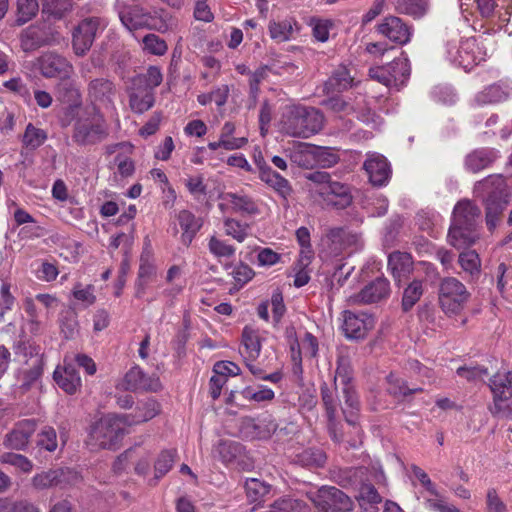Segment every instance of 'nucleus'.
Returning a JSON list of instances; mask_svg holds the SVG:
<instances>
[{
  "mask_svg": "<svg viewBox=\"0 0 512 512\" xmlns=\"http://www.w3.org/2000/svg\"><path fill=\"white\" fill-rule=\"evenodd\" d=\"M410 469L414 477L420 482L425 491L430 495L429 497L425 498L424 503L426 502V499H445L438 492L436 485L431 481L428 474L423 469L414 464L411 465Z\"/></svg>",
  "mask_w": 512,
  "mask_h": 512,
  "instance_id": "obj_56",
  "label": "nucleus"
},
{
  "mask_svg": "<svg viewBox=\"0 0 512 512\" xmlns=\"http://www.w3.org/2000/svg\"><path fill=\"white\" fill-rule=\"evenodd\" d=\"M128 425L121 414H108L90 427L87 445L94 449H113L127 432Z\"/></svg>",
  "mask_w": 512,
  "mask_h": 512,
  "instance_id": "obj_6",
  "label": "nucleus"
},
{
  "mask_svg": "<svg viewBox=\"0 0 512 512\" xmlns=\"http://www.w3.org/2000/svg\"><path fill=\"white\" fill-rule=\"evenodd\" d=\"M243 452V446L233 440H220L212 449L214 458L228 465L234 462Z\"/></svg>",
  "mask_w": 512,
  "mask_h": 512,
  "instance_id": "obj_40",
  "label": "nucleus"
},
{
  "mask_svg": "<svg viewBox=\"0 0 512 512\" xmlns=\"http://www.w3.org/2000/svg\"><path fill=\"white\" fill-rule=\"evenodd\" d=\"M474 192L481 198L486 207V224L489 230H494L503 210L508 206L510 192L501 175H490L476 183Z\"/></svg>",
  "mask_w": 512,
  "mask_h": 512,
  "instance_id": "obj_5",
  "label": "nucleus"
},
{
  "mask_svg": "<svg viewBox=\"0 0 512 512\" xmlns=\"http://www.w3.org/2000/svg\"><path fill=\"white\" fill-rule=\"evenodd\" d=\"M109 21L103 16H92L83 19L77 26L94 41L108 26Z\"/></svg>",
  "mask_w": 512,
  "mask_h": 512,
  "instance_id": "obj_49",
  "label": "nucleus"
},
{
  "mask_svg": "<svg viewBox=\"0 0 512 512\" xmlns=\"http://www.w3.org/2000/svg\"><path fill=\"white\" fill-rule=\"evenodd\" d=\"M36 445L48 452H54L58 448V438L53 427L45 426L37 434Z\"/></svg>",
  "mask_w": 512,
  "mask_h": 512,
  "instance_id": "obj_60",
  "label": "nucleus"
},
{
  "mask_svg": "<svg viewBox=\"0 0 512 512\" xmlns=\"http://www.w3.org/2000/svg\"><path fill=\"white\" fill-rule=\"evenodd\" d=\"M291 160L299 167L312 169L315 167L313 145L301 144L291 155Z\"/></svg>",
  "mask_w": 512,
  "mask_h": 512,
  "instance_id": "obj_57",
  "label": "nucleus"
},
{
  "mask_svg": "<svg viewBox=\"0 0 512 512\" xmlns=\"http://www.w3.org/2000/svg\"><path fill=\"white\" fill-rule=\"evenodd\" d=\"M313 194L318 197L323 205L344 209L352 202V195L348 185L332 181L321 189H313Z\"/></svg>",
  "mask_w": 512,
  "mask_h": 512,
  "instance_id": "obj_20",
  "label": "nucleus"
},
{
  "mask_svg": "<svg viewBox=\"0 0 512 512\" xmlns=\"http://www.w3.org/2000/svg\"><path fill=\"white\" fill-rule=\"evenodd\" d=\"M130 450L133 452V460L130 462L134 463V471L140 476H146L151 470V450L142 445H134Z\"/></svg>",
  "mask_w": 512,
  "mask_h": 512,
  "instance_id": "obj_46",
  "label": "nucleus"
},
{
  "mask_svg": "<svg viewBox=\"0 0 512 512\" xmlns=\"http://www.w3.org/2000/svg\"><path fill=\"white\" fill-rule=\"evenodd\" d=\"M255 163L259 171V179L273 189L280 197L287 199L292 192L289 181L274 171L264 159H258Z\"/></svg>",
  "mask_w": 512,
  "mask_h": 512,
  "instance_id": "obj_27",
  "label": "nucleus"
},
{
  "mask_svg": "<svg viewBox=\"0 0 512 512\" xmlns=\"http://www.w3.org/2000/svg\"><path fill=\"white\" fill-rule=\"evenodd\" d=\"M37 428V422L34 419H24L18 421L11 432L4 439V445L14 450H25L29 444L31 436Z\"/></svg>",
  "mask_w": 512,
  "mask_h": 512,
  "instance_id": "obj_24",
  "label": "nucleus"
},
{
  "mask_svg": "<svg viewBox=\"0 0 512 512\" xmlns=\"http://www.w3.org/2000/svg\"><path fill=\"white\" fill-rule=\"evenodd\" d=\"M53 379L67 394H74L81 387V378L73 363L64 358L63 365L55 368Z\"/></svg>",
  "mask_w": 512,
  "mask_h": 512,
  "instance_id": "obj_30",
  "label": "nucleus"
},
{
  "mask_svg": "<svg viewBox=\"0 0 512 512\" xmlns=\"http://www.w3.org/2000/svg\"><path fill=\"white\" fill-rule=\"evenodd\" d=\"M116 388L122 391L158 392L162 384L156 374L148 375L139 366H134L116 384Z\"/></svg>",
  "mask_w": 512,
  "mask_h": 512,
  "instance_id": "obj_16",
  "label": "nucleus"
},
{
  "mask_svg": "<svg viewBox=\"0 0 512 512\" xmlns=\"http://www.w3.org/2000/svg\"><path fill=\"white\" fill-rule=\"evenodd\" d=\"M325 105L337 114L345 116L354 114L363 123L374 127L380 125V118L372 109L371 100H368L367 96L360 92L354 97H330L325 101Z\"/></svg>",
  "mask_w": 512,
  "mask_h": 512,
  "instance_id": "obj_7",
  "label": "nucleus"
},
{
  "mask_svg": "<svg viewBox=\"0 0 512 512\" xmlns=\"http://www.w3.org/2000/svg\"><path fill=\"white\" fill-rule=\"evenodd\" d=\"M38 0H17L16 23L23 25L30 21L38 12Z\"/></svg>",
  "mask_w": 512,
  "mask_h": 512,
  "instance_id": "obj_59",
  "label": "nucleus"
},
{
  "mask_svg": "<svg viewBox=\"0 0 512 512\" xmlns=\"http://www.w3.org/2000/svg\"><path fill=\"white\" fill-rule=\"evenodd\" d=\"M179 226L182 230L181 239L185 245H189L203 225V220L196 217L189 210H181L177 215Z\"/></svg>",
  "mask_w": 512,
  "mask_h": 512,
  "instance_id": "obj_36",
  "label": "nucleus"
},
{
  "mask_svg": "<svg viewBox=\"0 0 512 512\" xmlns=\"http://www.w3.org/2000/svg\"><path fill=\"white\" fill-rule=\"evenodd\" d=\"M241 396L248 401H254L257 403L272 401L275 397L274 391L264 385L258 386L257 389L247 386L240 392Z\"/></svg>",
  "mask_w": 512,
  "mask_h": 512,
  "instance_id": "obj_55",
  "label": "nucleus"
},
{
  "mask_svg": "<svg viewBox=\"0 0 512 512\" xmlns=\"http://www.w3.org/2000/svg\"><path fill=\"white\" fill-rule=\"evenodd\" d=\"M218 208L222 213H235L243 217H256L263 212L264 204L260 200L243 192H227L220 195Z\"/></svg>",
  "mask_w": 512,
  "mask_h": 512,
  "instance_id": "obj_14",
  "label": "nucleus"
},
{
  "mask_svg": "<svg viewBox=\"0 0 512 512\" xmlns=\"http://www.w3.org/2000/svg\"><path fill=\"white\" fill-rule=\"evenodd\" d=\"M387 385V391L395 397H402L421 391V388L409 389L405 381L395 373H390L387 376Z\"/></svg>",
  "mask_w": 512,
  "mask_h": 512,
  "instance_id": "obj_61",
  "label": "nucleus"
},
{
  "mask_svg": "<svg viewBox=\"0 0 512 512\" xmlns=\"http://www.w3.org/2000/svg\"><path fill=\"white\" fill-rule=\"evenodd\" d=\"M458 262L465 273L473 278L479 276L481 272V260L476 251L467 250L460 253Z\"/></svg>",
  "mask_w": 512,
  "mask_h": 512,
  "instance_id": "obj_50",
  "label": "nucleus"
},
{
  "mask_svg": "<svg viewBox=\"0 0 512 512\" xmlns=\"http://www.w3.org/2000/svg\"><path fill=\"white\" fill-rule=\"evenodd\" d=\"M439 305L447 316L460 314L470 299L466 286L454 277H445L440 281L438 293Z\"/></svg>",
  "mask_w": 512,
  "mask_h": 512,
  "instance_id": "obj_11",
  "label": "nucleus"
},
{
  "mask_svg": "<svg viewBox=\"0 0 512 512\" xmlns=\"http://www.w3.org/2000/svg\"><path fill=\"white\" fill-rule=\"evenodd\" d=\"M177 457L176 449H164L154 461V477L149 481L150 485H156L174 466Z\"/></svg>",
  "mask_w": 512,
  "mask_h": 512,
  "instance_id": "obj_42",
  "label": "nucleus"
},
{
  "mask_svg": "<svg viewBox=\"0 0 512 512\" xmlns=\"http://www.w3.org/2000/svg\"><path fill=\"white\" fill-rule=\"evenodd\" d=\"M312 28L313 36L320 42H326L329 39L330 30L333 27V21L330 19H322L313 17L309 21Z\"/></svg>",
  "mask_w": 512,
  "mask_h": 512,
  "instance_id": "obj_64",
  "label": "nucleus"
},
{
  "mask_svg": "<svg viewBox=\"0 0 512 512\" xmlns=\"http://www.w3.org/2000/svg\"><path fill=\"white\" fill-rule=\"evenodd\" d=\"M209 252L217 259H230L235 255L236 248L227 241L212 235L208 241Z\"/></svg>",
  "mask_w": 512,
  "mask_h": 512,
  "instance_id": "obj_51",
  "label": "nucleus"
},
{
  "mask_svg": "<svg viewBox=\"0 0 512 512\" xmlns=\"http://www.w3.org/2000/svg\"><path fill=\"white\" fill-rule=\"evenodd\" d=\"M324 126L323 113L314 107L288 105L281 118L282 131L296 138H309Z\"/></svg>",
  "mask_w": 512,
  "mask_h": 512,
  "instance_id": "obj_4",
  "label": "nucleus"
},
{
  "mask_svg": "<svg viewBox=\"0 0 512 512\" xmlns=\"http://www.w3.org/2000/svg\"><path fill=\"white\" fill-rule=\"evenodd\" d=\"M497 158V151L490 148L476 149L469 153L465 158V167L467 170L477 173L489 167Z\"/></svg>",
  "mask_w": 512,
  "mask_h": 512,
  "instance_id": "obj_37",
  "label": "nucleus"
},
{
  "mask_svg": "<svg viewBox=\"0 0 512 512\" xmlns=\"http://www.w3.org/2000/svg\"><path fill=\"white\" fill-rule=\"evenodd\" d=\"M412 264V257L406 252H393L388 257V268L396 281H401L402 278L410 274Z\"/></svg>",
  "mask_w": 512,
  "mask_h": 512,
  "instance_id": "obj_41",
  "label": "nucleus"
},
{
  "mask_svg": "<svg viewBox=\"0 0 512 512\" xmlns=\"http://www.w3.org/2000/svg\"><path fill=\"white\" fill-rule=\"evenodd\" d=\"M14 354L20 364L16 371L18 388L25 393L40 383L44 372V357L40 346L30 341L15 344Z\"/></svg>",
  "mask_w": 512,
  "mask_h": 512,
  "instance_id": "obj_3",
  "label": "nucleus"
},
{
  "mask_svg": "<svg viewBox=\"0 0 512 512\" xmlns=\"http://www.w3.org/2000/svg\"><path fill=\"white\" fill-rule=\"evenodd\" d=\"M275 509L279 512H310L309 505L299 499L283 497L274 502Z\"/></svg>",
  "mask_w": 512,
  "mask_h": 512,
  "instance_id": "obj_63",
  "label": "nucleus"
},
{
  "mask_svg": "<svg viewBox=\"0 0 512 512\" xmlns=\"http://www.w3.org/2000/svg\"><path fill=\"white\" fill-rule=\"evenodd\" d=\"M154 92L142 86H132L129 93V105L133 112L142 114L154 105Z\"/></svg>",
  "mask_w": 512,
  "mask_h": 512,
  "instance_id": "obj_38",
  "label": "nucleus"
},
{
  "mask_svg": "<svg viewBox=\"0 0 512 512\" xmlns=\"http://www.w3.org/2000/svg\"><path fill=\"white\" fill-rule=\"evenodd\" d=\"M118 14L121 23L129 32L148 28L165 33L170 26L167 16L158 17L156 12L152 14L138 5L124 6L119 10Z\"/></svg>",
  "mask_w": 512,
  "mask_h": 512,
  "instance_id": "obj_10",
  "label": "nucleus"
},
{
  "mask_svg": "<svg viewBox=\"0 0 512 512\" xmlns=\"http://www.w3.org/2000/svg\"><path fill=\"white\" fill-rule=\"evenodd\" d=\"M423 294V282L414 280L404 290L402 298V307L404 311L410 310L421 298Z\"/></svg>",
  "mask_w": 512,
  "mask_h": 512,
  "instance_id": "obj_58",
  "label": "nucleus"
},
{
  "mask_svg": "<svg viewBox=\"0 0 512 512\" xmlns=\"http://www.w3.org/2000/svg\"><path fill=\"white\" fill-rule=\"evenodd\" d=\"M163 80L161 69L157 66H149L145 73L135 76L132 80L133 86H142L144 89H154L158 87Z\"/></svg>",
  "mask_w": 512,
  "mask_h": 512,
  "instance_id": "obj_47",
  "label": "nucleus"
},
{
  "mask_svg": "<svg viewBox=\"0 0 512 512\" xmlns=\"http://www.w3.org/2000/svg\"><path fill=\"white\" fill-rule=\"evenodd\" d=\"M161 412V404L154 398H146L137 402L130 413L121 414L128 427L139 425L156 417Z\"/></svg>",
  "mask_w": 512,
  "mask_h": 512,
  "instance_id": "obj_29",
  "label": "nucleus"
},
{
  "mask_svg": "<svg viewBox=\"0 0 512 512\" xmlns=\"http://www.w3.org/2000/svg\"><path fill=\"white\" fill-rule=\"evenodd\" d=\"M263 332L251 325H246L241 333L240 354L244 361H256L262 350Z\"/></svg>",
  "mask_w": 512,
  "mask_h": 512,
  "instance_id": "obj_26",
  "label": "nucleus"
},
{
  "mask_svg": "<svg viewBox=\"0 0 512 512\" xmlns=\"http://www.w3.org/2000/svg\"><path fill=\"white\" fill-rule=\"evenodd\" d=\"M300 31V25L294 17H287L282 20H270L268 32L270 38L277 42H288L295 38Z\"/></svg>",
  "mask_w": 512,
  "mask_h": 512,
  "instance_id": "obj_32",
  "label": "nucleus"
},
{
  "mask_svg": "<svg viewBox=\"0 0 512 512\" xmlns=\"http://www.w3.org/2000/svg\"><path fill=\"white\" fill-rule=\"evenodd\" d=\"M327 239L329 249L334 255H339L345 251L352 253L363 246L361 234L349 228H332L327 234Z\"/></svg>",
  "mask_w": 512,
  "mask_h": 512,
  "instance_id": "obj_17",
  "label": "nucleus"
},
{
  "mask_svg": "<svg viewBox=\"0 0 512 512\" xmlns=\"http://www.w3.org/2000/svg\"><path fill=\"white\" fill-rule=\"evenodd\" d=\"M156 266L154 263L153 253L150 249L149 244L145 246L141 253L140 265L138 270V279L136 283V295L141 297L144 293L146 285L149 280L155 275Z\"/></svg>",
  "mask_w": 512,
  "mask_h": 512,
  "instance_id": "obj_33",
  "label": "nucleus"
},
{
  "mask_svg": "<svg viewBox=\"0 0 512 512\" xmlns=\"http://www.w3.org/2000/svg\"><path fill=\"white\" fill-rule=\"evenodd\" d=\"M481 210L470 200H461L454 206L448 231V242L457 249L470 246L479 238Z\"/></svg>",
  "mask_w": 512,
  "mask_h": 512,
  "instance_id": "obj_2",
  "label": "nucleus"
},
{
  "mask_svg": "<svg viewBox=\"0 0 512 512\" xmlns=\"http://www.w3.org/2000/svg\"><path fill=\"white\" fill-rule=\"evenodd\" d=\"M38 68L46 78L69 80L74 73L73 65L64 56L47 52L38 58Z\"/></svg>",
  "mask_w": 512,
  "mask_h": 512,
  "instance_id": "obj_19",
  "label": "nucleus"
},
{
  "mask_svg": "<svg viewBox=\"0 0 512 512\" xmlns=\"http://www.w3.org/2000/svg\"><path fill=\"white\" fill-rule=\"evenodd\" d=\"M272 486L256 478H249L245 481V492L250 504H254L252 510L262 507L266 497L270 494Z\"/></svg>",
  "mask_w": 512,
  "mask_h": 512,
  "instance_id": "obj_35",
  "label": "nucleus"
},
{
  "mask_svg": "<svg viewBox=\"0 0 512 512\" xmlns=\"http://www.w3.org/2000/svg\"><path fill=\"white\" fill-rule=\"evenodd\" d=\"M489 386L493 394L491 413L499 417H509L512 414V373L495 374L490 379Z\"/></svg>",
  "mask_w": 512,
  "mask_h": 512,
  "instance_id": "obj_13",
  "label": "nucleus"
},
{
  "mask_svg": "<svg viewBox=\"0 0 512 512\" xmlns=\"http://www.w3.org/2000/svg\"><path fill=\"white\" fill-rule=\"evenodd\" d=\"M115 93V85L109 79L96 78L88 84L87 94L92 104L91 107H98L99 109L100 106L113 107Z\"/></svg>",
  "mask_w": 512,
  "mask_h": 512,
  "instance_id": "obj_23",
  "label": "nucleus"
},
{
  "mask_svg": "<svg viewBox=\"0 0 512 512\" xmlns=\"http://www.w3.org/2000/svg\"><path fill=\"white\" fill-rule=\"evenodd\" d=\"M446 58L454 65L468 71L485 61L487 49L476 38L469 37L461 41L452 39L446 43Z\"/></svg>",
  "mask_w": 512,
  "mask_h": 512,
  "instance_id": "obj_8",
  "label": "nucleus"
},
{
  "mask_svg": "<svg viewBox=\"0 0 512 512\" xmlns=\"http://www.w3.org/2000/svg\"><path fill=\"white\" fill-rule=\"evenodd\" d=\"M62 85L68 100L73 103L64 109V116L60 120L61 126L67 127L74 119L72 140L78 146H95L104 142L109 136V125L103 113L98 107L86 108L78 113L77 109L82 103L79 88L74 81Z\"/></svg>",
  "mask_w": 512,
  "mask_h": 512,
  "instance_id": "obj_1",
  "label": "nucleus"
},
{
  "mask_svg": "<svg viewBox=\"0 0 512 512\" xmlns=\"http://www.w3.org/2000/svg\"><path fill=\"white\" fill-rule=\"evenodd\" d=\"M69 472L70 471L67 468L45 471L36 474L32 479V484L39 490L48 489L61 484L64 481L66 474Z\"/></svg>",
  "mask_w": 512,
  "mask_h": 512,
  "instance_id": "obj_45",
  "label": "nucleus"
},
{
  "mask_svg": "<svg viewBox=\"0 0 512 512\" xmlns=\"http://www.w3.org/2000/svg\"><path fill=\"white\" fill-rule=\"evenodd\" d=\"M313 158L315 162V167L329 168L334 166L339 157L336 151L330 147H321L313 145Z\"/></svg>",
  "mask_w": 512,
  "mask_h": 512,
  "instance_id": "obj_53",
  "label": "nucleus"
},
{
  "mask_svg": "<svg viewBox=\"0 0 512 512\" xmlns=\"http://www.w3.org/2000/svg\"><path fill=\"white\" fill-rule=\"evenodd\" d=\"M374 318L364 312L354 313L345 311L343 313L342 329L345 336L349 339H362L369 330L374 327Z\"/></svg>",
  "mask_w": 512,
  "mask_h": 512,
  "instance_id": "obj_22",
  "label": "nucleus"
},
{
  "mask_svg": "<svg viewBox=\"0 0 512 512\" xmlns=\"http://www.w3.org/2000/svg\"><path fill=\"white\" fill-rule=\"evenodd\" d=\"M334 382L336 387L340 386L345 407H342L343 414L348 424L355 425L357 412L359 411V399L352 384L351 367L347 357L339 356Z\"/></svg>",
  "mask_w": 512,
  "mask_h": 512,
  "instance_id": "obj_9",
  "label": "nucleus"
},
{
  "mask_svg": "<svg viewBox=\"0 0 512 512\" xmlns=\"http://www.w3.org/2000/svg\"><path fill=\"white\" fill-rule=\"evenodd\" d=\"M48 139V132L45 129L37 127L33 123H28L21 137L22 148L28 151H35L40 148Z\"/></svg>",
  "mask_w": 512,
  "mask_h": 512,
  "instance_id": "obj_43",
  "label": "nucleus"
},
{
  "mask_svg": "<svg viewBox=\"0 0 512 512\" xmlns=\"http://www.w3.org/2000/svg\"><path fill=\"white\" fill-rule=\"evenodd\" d=\"M321 398L326 409L329 434L335 442H340L342 440V435L338 433L336 428L338 401L334 396L333 390L329 388L327 384L321 386Z\"/></svg>",
  "mask_w": 512,
  "mask_h": 512,
  "instance_id": "obj_34",
  "label": "nucleus"
},
{
  "mask_svg": "<svg viewBox=\"0 0 512 512\" xmlns=\"http://www.w3.org/2000/svg\"><path fill=\"white\" fill-rule=\"evenodd\" d=\"M0 512H39V510L27 500L14 501L10 498H0Z\"/></svg>",
  "mask_w": 512,
  "mask_h": 512,
  "instance_id": "obj_62",
  "label": "nucleus"
},
{
  "mask_svg": "<svg viewBox=\"0 0 512 512\" xmlns=\"http://www.w3.org/2000/svg\"><path fill=\"white\" fill-rule=\"evenodd\" d=\"M223 226L225 234L239 243L244 242L248 236L249 225L235 218L225 217L223 219Z\"/></svg>",
  "mask_w": 512,
  "mask_h": 512,
  "instance_id": "obj_52",
  "label": "nucleus"
},
{
  "mask_svg": "<svg viewBox=\"0 0 512 512\" xmlns=\"http://www.w3.org/2000/svg\"><path fill=\"white\" fill-rule=\"evenodd\" d=\"M390 295V283L384 277H377L367 284L359 293L350 297L352 304H371Z\"/></svg>",
  "mask_w": 512,
  "mask_h": 512,
  "instance_id": "obj_25",
  "label": "nucleus"
},
{
  "mask_svg": "<svg viewBox=\"0 0 512 512\" xmlns=\"http://www.w3.org/2000/svg\"><path fill=\"white\" fill-rule=\"evenodd\" d=\"M429 8L428 0H397L396 10L414 18H421Z\"/></svg>",
  "mask_w": 512,
  "mask_h": 512,
  "instance_id": "obj_48",
  "label": "nucleus"
},
{
  "mask_svg": "<svg viewBox=\"0 0 512 512\" xmlns=\"http://www.w3.org/2000/svg\"><path fill=\"white\" fill-rule=\"evenodd\" d=\"M141 43L143 51L147 54L163 56L168 50L166 41L156 34L145 35Z\"/></svg>",
  "mask_w": 512,
  "mask_h": 512,
  "instance_id": "obj_54",
  "label": "nucleus"
},
{
  "mask_svg": "<svg viewBox=\"0 0 512 512\" xmlns=\"http://www.w3.org/2000/svg\"><path fill=\"white\" fill-rule=\"evenodd\" d=\"M477 10L493 26L502 28L512 14V0H475Z\"/></svg>",
  "mask_w": 512,
  "mask_h": 512,
  "instance_id": "obj_18",
  "label": "nucleus"
},
{
  "mask_svg": "<svg viewBox=\"0 0 512 512\" xmlns=\"http://www.w3.org/2000/svg\"><path fill=\"white\" fill-rule=\"evenodd\" d=\"M353 78L346 67H339L328 78L324 84V91L329 93H340L352 87Z\"/></svg>",
  "mask_w": 512,
  "mask_h": 512,
  "instance_id": "obj_44",
  "label": "nucleus"
},
{
  "mask_svg": "<svg viewBox=\"0 0 512 512\" xmlns=\"http://www.w3.org/2000/svg\"><path fill=\"white\" fill-rule=\"evenodd\" d=\"M377 32L398 45L409 43L413 34L412 27L396 16L385 17L378 24Z\"/></svg>",
  "mask_w": 512,
  "mask_h": 512,
  "instance_id": "obj_21",
  "label": "nucleus"
},
{
  "mask_svg": "<svg viewBox=\"0 0 512 512\" xmlns=\"http://www.w3.org/2000/svg\"><path fill=\"white\" fill-rule=\"evenodd\" d=\"M47 42V33L40 25H30L20 35L21 48L25 52L34 51Z\"/></svg>",
  "mask_w": 512,
  "mask_h": 512,
  "instance_id": "obj_39",
  "label": "nucleus"
},
{
  "mask_svg": "<svg viewBox=\"0 0 512 512\" xmlns=\"http://www.w3.org/2000/svg\"><path fill=\"white\" fill-rule=\"evenodd\" d=\"M512 97V86L505 82H498L479 91L474 97L477 106L498 104Z\"/></svg>",
  "mask_w": 512,
  "mask_h": 512,
  "instance_id": "obj_31",
  "label": "nucleus"
},
{
  "mask_svg": "<svg viewBox=\"0 0 512 512\" xmlns=\"http://www.w3.org/2000/svg\"><path fill=\"white\" fill-rule=\"evenodd\" d=\"M311 500L321 512H348L353 508V500L334 486H322Z\"/></svg>",
  "mask_w": 512,
  "mask_h": 512,
  "instance_id": "obj_15",
  "label": "nucleus"
},
{
  "mask_svg": "<svg viewBox=\"0 0 512 512\" xmlns=\"http://www.w3.org/2000/svg\"><path fill=\"white\" fill-rule=\"evenodd\" d=\"M364 169L368 174L370 182L374 186L386 185L390 178V165L387 159L381 154H368L364 162Z\"/></svg>",
  "mask_w": 512,
  "mask_h": 512,
  "instance_id": "obj_28",
  "label": "nucleus"
},
{
  "mask_svg": "<svg viewBox=\"0 0 512 512\" xmlns=\"http://www.w3.org/2000/svg\"><path fill=\"white\" fill-rule=\"evenodd\" d=\"M369 75L372 79L384 84L388 88L399 90L410 77V65L408 58L401 53L399 58L384 66L370 68Z\"/></svg>",
  "mask_w": 512,
  "mask_h": 512,
  "instance_id": "obj_12",
  "label": "nucleus"
}]
</instances>
